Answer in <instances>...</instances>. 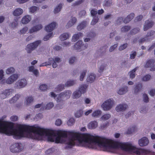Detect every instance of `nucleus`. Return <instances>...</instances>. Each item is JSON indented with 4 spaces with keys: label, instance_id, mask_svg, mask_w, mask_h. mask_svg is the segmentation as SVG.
Instances as JSON below:
<instances>
[{
    "label": "nucleus",
    "instance_id": "1",
    "mask_svg": "<svg viewBox=\"0 0 155 155\" xmlns=\"http://www.w3.org/2000/svg\"><path fill=\"white\" fill-rule=\"evenodd\" d=\"M72 92L70 90H66L60 94L58 97L54 92H51L50 93V96L54 98L57 102H59L61 100L67 99L69 98Z\"/></svg>",
    "mask_w": 155,
    "mask_h": 155
},
{
    "label": "nucleus",
    "instance_id": "2",
    "mask_svg": "<svg viewBox=\"0 0 155 155\" xmlns=\"http://www.w3.org/2000/svg\"><path fill=\"white\" fill-rule=\"evenodd\" d=\"M114 105V101L112 99H109L105 101L101 105V107L105 111L110 110Z\"/></svg>",
    "mask_w": 155,
    "mask_h": 155
},
{
    "label": "nucleus",
    "instance_id": "3",
    "mask_svg": "<svg viewBox=\"0 0 155 155\" xmlns=\"http://www.w3.org/2000/svg\"><path fill=\"white\" fill-rule=\"evenodd\" d=\"M41 43V41L38 40L30 43L26 46L25 50L28 53H31L33 50L38 47Z\"/></svg>",
    "mask_w": 155,
    "mask_h": 155
},
{
    "label": "nucleus",
    "instance_id": "4",
    "mask_svg": "<svg viewBox=\"0 0 155 155\" xmlns=\"http://www.w3.org/2000/svg\"><path fill=\"white\" fill-rule=\"evenodd\" d=\"M87 44H83L82 41H78L73 47V49L80 51L86 49L87 47Z\"/></svg>",
    "mask_w": 155,
    "mask_h": 155
},
{
    "label": "nucleus",
    "instance_id": "5",
    "mask_svg": "<svg viewBox=\"0 0 155 155\" xmlns=\"http://www.w3.org/2000/svg\"><path fill=\"white\" fill-rule=\"evenodd\" d=\"M18 74H15L10 75L6 80L3 79L2 80V83L5 84H11L16 81L18 78Z\"/></svg>",
    "mask_w": 155,
    "mask_h": 155
},
{
    "label": "nucleus",
    "instance_id": "6",
    "mask_svg": "<svg viewBox=\"0 0 155 155\" xmlns=\"http://www.w3.org/2000/svg\"><path fill=\"white\" fill-rule=\"evenodd\" d=\"M23 146L21 143H16L12 145L10 147L11 152L13 153L20 152L23 149Z\"/></svg>",
    "mask_w": 155,
    "mask_h": 155
},
{
    "label": "nucleus",
    "instance_id": "7",
    "mask_svg": "<svg viewBox=\"0 0 155 155\" xmlns=\"http://www.w3.org/2000/svg\"><path fill=\"white\" fill-rule=\"evenodd\" d=\"M14 92V91L13 89H6L0 94V98L3 99L11 96Z\"/></svg>",
    "mask_w": 155,
    "mask_h": 155
},
{
    "label": "nucleus",
    "instance_id": "8",
    "mask_svg": "<svg viewBox=\"0 0 155 155\" xmlns=\"http://www.w3.org/2000/svg\"><path fill=\"white\" fill-rule=\"evenodd\" d=\"M27 84V82L25 79H21L19 80L15 84V87L17 88H21L25 87Z\"/></svg>",
    "mask_w": 155,
    "mask_h": 155
},
{
    "label": "nucleus",
    "instance_id": "9",
    "mask_svg": "<svg viewBox=\"0 0 155 155\" xmlns=\"http://www.w3.org/2000/svg\"><path fill=\"white\" fill-rule=\"evenodd\" d=\"M57 24L55 22H52L45 27V30L47 32H50L53 31L56 27Z\"/></svg>",
    "mask_w": 155,
    "mask_h": 155
},
{
    "label": "nucleus",
    "instance_id": "10",
    "mask_svg": "<svg viewBox=\"0 0 155 155\" xmlns=\"http://www.w3.org/2000/svg\"><path fill=\"white\" fill-rule=\"evenodd\" d=\"M154 33V31H151L148 32L146 36L143 38L141 39L140 41L143 42L144 41H149L152 39L151 37Z\"/></svg>",
    "mask_w": 155,
    "mask_h": 155
},
{
    "label": "nucleus",
    "instance_id": "11",
    "mask_svg": "<svg viewBox=\"0 0 155 155\" xmlns=\"http://www.w3.org/2000/svg\"><path fill=\"white\" fill-rule=\"evenodd\" d=\"M43 28V26L41 24H39L31 28L29 30V32L32 33L33 32H37Z\"/></svg>",
    "mask_w": 155,
    "mask_h": 155
},
{
    "label": "nucleus",
    "instance_id": "12",
    "mask_svg": "<svg viewBox=\"0 0 155 155\" xmlns=\"http://www.w3.org/2000/svg\"><path fill=\"white\" fill-rule=\"evenodd\" d=\"M31 19V16L29 15L24 16L22 18L21 22L23 24H27L29 23Z\"/></svg>",
    "mask_w": 155,
    "mask_h": 155
},
{
    "label": "nucleus",
    "instance_id": "13",
    "mask_svg": "<svg viewBox=\"0 0 155 155\" xmlns=\"http://www.w3.org/2000/svg\"><path fill=\"white\" fill-rule=\"evenodd\" d=\"M149 142L148 139L146 137H143L138 141V144L141 147L146 146L148 145Z\"/></svg>",
    "mask_w": 155,
    "mask_h": 155
},
{
    "label": "nucleus",
    "instance_id": "14",
    "mask_svg": "<svg viewBox=\"0 0 155 155\" xmlns=\"http://www.w3.org/2000/svg\"><path fill=\"white\" fill-rule=\"evenodd\" d=\"M24 10L21 8L15 9L12 12L13 15L15 16H18L21 15L23 13Z\"/></svg>",
    "mask_w": 155,
    "mask_h": 155
},
{
    "label": "nucleus",
    "instance_id": "15",
    "mask_svg": "<svg viewBox=\"0 0 155 155\" xmlns=\"http://www.w3.org/2000/svg\"><path fill=\"white\" fill-rule=\"evenodd\" d=\"M127 107V105L126 104H120L117 106L116 110L118 112L123 111L125 110Z\"/></svg>",
    "mask_w": 155,
    "mask_h": 155
},
{
    "label": "nucleus",
    "instance_id": "16",
    "mask_svg": "<svg viewBox=\"0 0 155 155\" xmlns=\"http://www.w3.org/2000/svg\"><path fill=\"white\" fill-rule=\"evenodd\" d=\"M76 21L77 19L75 17H71L66 25V27L67 28H69L72 27L76 23Z\"/></svg>",
    "mask_w": 155,
    "mask_h": 155
},
{
    "label": "nucleus",
    "instance_id": "17",
    "mask_svg": "<svg viewBox=\"0 0 155 155\" xmlns=\"http://www.w3.org/2000/svg\"><path fill=\"white\" fill-rule=\"evenodd\" d=\"M153 24V22L149 20L146 21L144 24L143 26V30L146 31L150 28H151Z\"/></svg>",
    "mask_w": 155,
    "mask_h": 155
},
{
    "label": "nucleus",
    "instance_id": "18",
    "mask_svg": "<svg viewBox=\"0 0 155 155\" xmlns=\"http://www.w3.org/2000/svg\"><path fill=\"white\" fill-rule=\"evenodd\" d=\"M98 126V123L96 121L94 120L90 122L88 124L87 127L89 129H93L96 128Z\"/></svg>",
    "mask_w": 155,
    "mask_h": 155
},
{
    "label": "nucleus",
    "instance_id": "19",
    "mask_svg": "<svg viewBox=\"0 0 155 155\" xmlns=\"http://www.w3.org/2000/svg\"><path fill=\"white\" fill-rule=\"evenodd\" d=\"M88 85L86 84L81 85L78 88V90L82 94H84L86 92Z\"/></svg>",
    "mask_w": 155,
    "mask_h": 155
},
{
    "label": "nucleus",
    "instance_id": "20",
    "mask_svg": "<svg viewBox=\"0 0 155 155\" xmlns=\"http://www.w3.org/2000/svg\"><path fill=\"white\" fill-rule=\"evenodd\" d=\"M128 91V87L126 86L120 88L117 90V93L120 95H123L125 94Z\"/></svg>",
    "mask_w": 155,
    "mask_h": 155
},
{
    "label": "nucleus",
    "instance_id": "21",
    "mask_svg": "<svg viewBox=\"0 0 155 155\" xmlns=\"http://www.w3.org/2000/svg\"><path fill=\"white\" fill-rule=\"evenodd\" d=\"M95 78L96 75L93 73H91L88 75L86 80L87 82L92 83L95 81Z\"/></svg>",
    "mask_w": 155,
    "mask_h": 155
},
{
    "label": "nucleus",
    "instance_id": "22",
    "mask_svg": "<svg viewBox=\"0 0 155 155\" xmlns=\"http://www.w3.org/2000/svg\"><path fill=\"white\" fill-rule=\"evenodd\" d=\"M28 71L32 72L35 76L37 77L39 74L38 70L35 69L33 66H30L28 67Z\"/></svg>",
    "mask_w": 155,
    "mask_h": 155
},
{
    "label": "nucleus",
    "instance_id": "23",
    "mask_svg": "<svg viewBox=\"0 0 155 155\" xmlns=\"http://www.w3.org/2000/svg\"><path fill=\"white\" fill-rule=\"evenodd\" d=\"M33 101V98L32 96H28L26 97L25 101V104L27 106L30 105Z\"/></svg>",
    "mask_w": 155,
    "mask_h": 155
},
{
    "label": "nucleus",
    "instance_id": "24",
    "mask_svg": "<svg viewBox=\"0 0 155 155\" xmlns=\"http://www.w3.org/2000/svg\"><path fill=\"white\" fill-rule=\"evenodd\" d=\"M71 35L69 33H64L61 34L60 36V39L61 41H64L68 39Z\"/></svg>",
    "mask_w": 155,
    "mask_h": 155
},
{
    "label": "nucleus",
    "instance_id": "25",
    "mask_svg": "<svg viewBox=\"0 0 155 155\" xmlns=\"http://www.w3.org/2000/svg\"><path fill=\"white\" fill-rule=\"evenodd\" d=\"M102 114V111L100 110H97L94 111L91 114L92 117L95 118L98 117Z\"/></svg>",
    "mask_w": 155,
    "mask_h": 155
},
{
    "label": "nucleus",
    "instance_id": "26",
    "mask_svg": "<svg viewBox=\"0 0 155 155\" xmlns=\"http://www.w3.org/2000/svg\"><path fill=\"white\" fill-rule=\"evenodd\" d=\"M136 129V127L135 126H133L128 128L125 131V133L127 134H130L134 132Z\"/></svg>",
    "mask_w": 155,
    "mask_h": 155
},
{
    "label": "nucleus",
    "instance_id": "27",
    "mask_svg": "<svg viewBox=\"0 0 155 155\" xmlns=\"http://www.w3.org/2000/svg\"><path fill=\"white\" fill-rule=\"evenodd\" d=\"M154 63V60L153 59L147 61L144 65V67L146 68H149L150 69Z\"/></svg>",
    "mask_w": 155,
    "mask_h": 155
},
{
    "label": "nucleus",
    "instance_id": "28",
    "mask_svg": "<svg viewBox=\"0 0 155 155\" xmlns=\"http://www.w3.org/2000/svg\"><path fill=\"white\" fill-rule=\"evenodd\" d=\"M82 94L78 90H76L73 93L72 97L73 99H78L81 96Z\"/></svg>",
    "mask_w": 155,
    "mask_h": 155
},
{
    "label": "nucleus",
    "instance_id": "29",
    "mask_svg": "<svg viewBox=\"0 0 155 155\" xmlns=\"http://www.w3.org/2000/svg\"><path fill=\"white\" fill-rule=\"evenodd\" d=\"M82 36L83 35L81 32H79L77 34H75L72 37V41L75 42L79 39L80 37Z\"/></svg>",
    "mask_w": 155,
    "mask_h": 155
},
{
    "label": "nucleus",
    "instance_id": "30",
    "mask_svg": "<svg viewBox=\"0 0 155 155\" xmlns=\"http://www.w3.org/2000/svg\"><path fill=\"white\" fill-rule=\"evenodd\" d=\"M63 6V4L61 3L58 5L54 8V14H56L59 12L61 10Z\"/></svg>",
    "mask_w": 155,
    "mask_h": 155
},
{
    "label": "nucleus",
    "instance_id": "31",
    "mask_svg": "<svg viewBox=\"0 0 155 155\" xmlns=\"http://www.w3.org/2000/svg\"><path fill=\"white\" fill-rule=\"evenodd\" d=\"M65 85L64 84H60L57 86L54 89V91L59 92L64 88Z\"/></svg>",
    "mask_w": 155,
    "mask_h": 155
},
{
    "label": "nucleus",
    "instance_id": "32",
    "mask_svg": "<svg viewBox=\"0 0 155 155\" xmlns=\"http://www.w3.org/2000/svg\"><path fill=\"white\" fill-rule=\"evenodd\" d=\"M142 88V84H138L136 85L134 90V92L136 94L139 92Z\"/></svg>",
    "mask_w": 155,
    "mask_h": 155
},
{
    "label": "nucleus",
    "instance_id": "33",
    "mask_svg": "<svg viewBox=\"0 0 155 155\" xmlns=\"http://www.w3.org/2000/svg\"><path fill=\"white\" fill-rule=\"evenodd\" d=\"M134 14L133 13H131L128 15L124 21V23H127L130 21L134 17Z\"/></svg>",
    "mask_w": 155,
    "mask_h": 155
},
{
    "label": "nucleus",
    "instance_id": "34",
    "mask_svg": "<svg viewBox=\"0 0 155 155\" xmlns=\"http://www.w3.org/2000/svg\"><path fill=\"white\" fill-rule=\"evenodd\" d=\"M15 71V68L13 67H11L7 68L5 70L6 74L9 75L14 73Z\"/></svg>",
    "mask_w": 155,
    "mask_h": 155
},
{
    "label": "nucleus",
    "instance_id": "35",
    "mask_svg": "<svg viewBox=\"0 0 155 155\" xmlns=\"http://www.w3.org/2000/svg\"><path fill=\"white\" fill-rule=\"evenodd\" d=\"M87 25V22L84 21L81 23L77 27V29L80 31L83 29Z\"/></svg>",
    "mask_w": 155,
    "mask_h": 155
},
{
    "label": "nucleus",
    "instance_id": "36",
    "mask_svg": "<svg viewBox=\"0 0 155 155\" xmlns=\"http://www.w3.org/2000/svg\"><path fill=\"white\" fill-rule=\"evenodd\" d=\"M106 67V65L104 64H99L98 66V71L99 72L101 73L103 72Z\"/></svg>",
    "mask_w": 155,
    "mask_h": 155
},
{
    "label": "nucleus",
    "instance_id": "37",
    "mask_svg": "<svg viewBox=\"0 0 155 155\" xmlns=\"http://www.w3.org/2000/svg\"><path fill=\"white\" fill-rule=\"evenodd\" d=\"M29 12L31 13H33L35 12L37 10H39V8L35 6H33L28 8Z\"/></svg>",
    "mask_w": 155,
    "mask_h": 155
},
{
    "label": "nucleus",
    "instance_id": "38",
    "mask_svg": "<svg viewBox=\"0 0 155 155\" xmlns=\"http://www.w3.org/2000/svg\"><path fill=\"white\" fill-rule=\"evenodd\" d=\"M54 106V104L53 102H51L48 103L45 106H44L43 110L45 109V110H50Z\"/></svg>",
    "mask_w": 155,
    "mask_h": 155
},
{
    "label": "nucleus",
    "instance_id": "39",
    "mask_svg": "<svg viewBox=\"0 0 155 155\" xmlns=\"http://www.w3.org/2000/svg\"><path fill=\"white\" fill-rule=\"evenodd\" d=\"M20 97V95L19 94L16 95L13 97L9 101L10 103H13L16 101Z\"/></svg>",
    "mask_w": 155,
    "mask_h": 155
},
{
    "label": "nucleus",
    "instance_id": "40",
    "mask_svg": "<svg viewBox=\"0 0 155 155\" xmlns=\"http://www.w3.org/2000/svg\"><path fill=\"white\" fill-rule=\"evenodd\" d=\"M137 68H135L129 72V74L130 78L133 79L135 77V72Z\"/></svg>",
    "mask_w": 155,
    "mask_h": 155
},
{
    "label": "nucleus",
    "instance_id": "41",
    "mask_svg": "<svg viewBox=\"0 0 155 155\" xmlns=\"http://www.w3.org/2000/svg\"><path fill=\"white\" fill-rule=\"evenodd\" d=\"M111 117L110 114H106L103 115L100 118L101 120L104 121L109 119Z\"/></svg>",
    "mask_w": 155,
    "mask_h": 155
},
{
    "label": "nucleus",
    "instance_id": "42",
    "mask_svg": "<svg viewBox=\"0 0 155 155\" xmlns=\"http://www.w3.org/2000/svg\"><path fill=\"white\" fill-rule=\"evenodd\" d=\"M53 36V33H50L44 36V38H43V40L44 41H47L51 38H52Z\"/></svg>",
    "mask_w": 155,
    "mask_h": 155
},
{
    "label": "nucleus",
    "instance_id": "43",
    "mask_svg": "<svg viewBox=\"0 0 155 155\" xmlns=\"http://www.w3.org/2000/svg\"><path fill=\"white\" fill-rule=\"evenodd\" d=\"M151 76L150 75L147 74L144 76L142 79V80L144 81H147L150 80Z\"/></svg>",
    "mask_w": 155,
    "mask_h": 155
},
{
    "label": "nucleus",
    "instance_id": "44",
    "mask_svg": "<svg viewBox=\"0 0 155 155\" xmlns=\"http://www.w3.org/2000/svg\"><path fill=\"white\" fill-rule=\"evenodd\" d=\"M75 84V82L73 80H69L67 81L65 84V86L70 87L74 85Z\"/></svg>",
    "mask_w": 155,
    "mask_h": 155
},
{
    "label": "nucleus",
    "instance_id": "45",
    "mask_svg": "<svg viewBox=\"0 0 155 155\" xmlns=\"http://www.w3.org/2000/svg\"><path fill=\"white\" fill-rule=\"evenodd\" d=\"M75 122V120L73 118H70L67 122V124L68 126H71L73 125Z\"/></svg>",
    "mask_w": 155,
    "mask_h": 155
},
{
    "label": "nucleus",
    "instance_id": "46",
    "mask_svg": "<svg viewBox=\"0 0 155 155\" xmlns=\"http://www.w3.org/2000/svg\"><path fill=\"white\" fill-rule=\"evenodd\" d=\"M28 28L27 26H25L20 31V33L21 34H24L26 33L28 31Z\"/></svg>",
    "mask_w": 155,
    "mask_h": 155
},
{
    "label": "nucleus",
    "instance_id": "47",
    "mask_svg": "<svg viewBox=\"0 0 155 155\" xmlns=\"http://www.w3.org/2000/svg\"><path fill=\"white\" fill-rule=\"evenodd\" d=\"M83 113V111L82 110H80L76 111L75 114V117H80L81 116Z\"/></svg>",
    "mask_w": 155,
    "mask_h": 155
},
{
    "label": "nucleus",
    "instance_id": "48",
    "mask_svg": "<svg viewBox=\"0 0 155 155\" xmlns=\"http://www.w3.org/2000/svg\"><path fill=\"white\" fill-rule=\"evenodd\" d=\"M86 73V71L85 70L82 71L81 72L79 79L80 81H82L83 80L84 78L85 75Z\"/></svg>",
    "mask_w": 155,
    "mask_h": 155
},
{
    "label": "nucleus",
    "instance_id": "49",
    "mask_svg": "<svg viewBox=\"0 0 155 155\" xmlns=\"http://www.w3.org/2000/svg\"><path fill=\"white\" fill-rule=\"evenodd\" d=\"M48 88V86L45 84H42L39 86V88L40 90L42 91H44L46 90Z\"/></svg>",
    "mask_w": 155,
    "mask_h": 155
},
{
    "label": "nucleus",
    "instance_id": "50",
    "mask_svg": "<svg viewBox=\"0 0 155 155\" xmlns=\"http://www.w3.org/2000/svg\"><path fill=\"white\" fill-rule=\"evenodd\" d=\"M130 29V27L129 26H125L122 27L121 29V31L123 32L128 31Z\"/></svg>",
    "mask_w": 155,
    "mask_h": 155
},
{
    "label": "nucleus",
    "instance_id": "51",
    "mask_svg": "<svg viewBox=\"0 0 155 155\" xmlns=\"http://www.w3.org/2000/svg\"><path fill=\"white\" fill-rule=\"evenodd\" d=\"M10 120L13 122L17 121L18 120V117L16 115H12L10 118Z\"/></svg>",
    "mask_w": 155,
    "mask_h": 155
},
{
    "label": "nucleus",
    "instance_id": "52",
    "mask_svg": "<svg viewBox=\"0 0 155 155\" xmlns=\"http://www.w3.org/2000/svg\"><path fill=\"white\" fill-rule=\"evenodd\" d=\"M137 53L135 51H133L131 52L130 54V58L131 59H134Z\"/></svg>",
    "mask_w": 155,
    "mask_h": 155
},
{
    "label": "nucleus",
    "instance_id": "53",
    "mask_svg": "<svg viewBox=\"0 0 155 155\" xmlns=\"http://www.w3.org/2000/svg\"><path fill=\"white\" fill-rule=\"evenodd\" d=\"M98 20V18L97 17L95 16L94 17L91 22V25H95L97 23Z\"/></svg>",
    "mask_w": 155,
    "mask_h": 155
},
{
    "label": "nucleus",
    "instance_id": "54",
    "mask_svg": "<svg viewBox=\"0 0 155 155\" xmlns=\"http://www.w3.org/2000/svg\"><path fill=\"white\" fill-rule=\"evenodd\" d=\"M76 57L74 56H72L69 59V62L70 64H72L74 63L76 60Z\"/></svg>",
    "mask_w": 155,
    "mask_h": 155
},
{
    "label": "nucleus",
    "instance_id": "55",
    "mask_svg": "<svg viewBox=\"0 0 155 155\" xmlns=\"http://www.w3.org/2000/svg\"><path fill=\"white\" fill-rule=\"evenodd\" d=\"M32 24L34 25L38 23H39L41 22L40 18H36L32 21Z\"/></svg>",
    "mask_w": 155,
    "mask_h": 155
},
{
    "label": "nucleus",
    "instance_id": "56",
    "mask_svg": "<svg viewBox=\"0 0 155 155\" xmlns=\"http://www.w3.org/2000/svg\"><path fill=\"white\" fill-rule=\"evenodd\" d=\"M18 24V21H17L15 20L11 23V26L13 28H15L17 26Z\"/></svg>",
    "mask_w": 155,
    "mask_h": 155
},
{
    "label": "nucleus",
    "instance_id": "57",
    "mask_svg": "<svg viewBox=\"0 0 155 155\" xmlns=\"http://www.w3.org/2000/svg\"><path fill=\"white\" fill-rule=\"evenodd\" d=\"M127 46V43L124 44L120 45L119 48V50L120 51H122L125 49Z\"/></svg>",
    "mask_w": 155,
    "mask_h": 155
},
{
    "label": "nucleus",
    "instance_id": "58",
    "mask_svg": "<svg viewBox=\"0 0 155 155\" xmlns=\"http://www.w3.org/2000/svg\"><path fill=\"white\" fill-rule=\"evenodd\" d=\"M53 61H54L53 58H50L49 59L48 62H46L45 63H46V65L47 66L51 65V64L53 63Z\"/></svg>",
    "mask_w": 155,
    "mask_h": 155
},
{
    "label": "nucleus",
    "instance_id": "59",
    "mask_svg": "<svg viewBox=\"0 0 155 155\" xmlns=\"http://www.w3.org/2000/svg\"><path fill=\"white\" fill-rule=\"evenodd\" d=\"M117 46L118 45L117 44L114 45L112 46H111L109 49V51L110 52L113 51L117 47Z\"/></svg>",
    "mask_w": 155,
    "mask_h": 155
},
{
    "label": "nucleus",
    "instance_id": "60",
    "mask_svg": "<svg viewBox=\"0 0 155 155\" xmlns=\"http://www.w3.org/2000/svg\"><path fill=\"white\" fill-rule=\"evenodd\" d=\"M93 110L92 109L88 110H86L84 113V114L85 116H88L92 112Z\"/></svg>",
    "mask_w": 155,
    "mask_h": 155
},
{
    "label": "nucleus",
    "instance_id": "61",
    "mask_svg": "<svg viewBox=\"0 0 155 155\" xmlns=\"http://www.w3.org/2000/svg\"><path fill=\"white\" fill-rule=\"evenodd\" d=\"M62 124V121L60 119H57L55 121V124L57 126H59Z\"/></svg>",
    "mask_w": 155,
    "mask_h": 155
},
{
    "label": "nucleus",
    "instance_id": "62",
    "mask_svg": "<svg viewBox=\"0 0 155 155\" xmlns=\"http://www.w3.org/2000/svg\"><path fill=\"white\" fill-rule=\"evenodd\" d=\"M111 3L110 1H105L103 3V5L104 7H108L110 6Z\"/></svg>",
    "mask_w": 155,
    "mask_h": 155
},
{
    "label": "nucleus",
    "instance_id": "63",
    "mask_svg": "<svg viewBox=\"0 0 155 155\" xmlns=\"http://www.w3.org/2000/svg\"><path fill=\"white\" fill-rule=\"evenodd\" d=\"M43 115L42 114L39 113L37 114L35 118H33V119L34 120H35V118L36 119H41L43 117Z\"/></svg>",
    "mask_w": 155,
    "mask_h": 155
},
{
    "label": "nucleus",
    "instance_id": "64",
    "mask_svg": "<svg viewBox=\"0 0 155 155\" xmlns=\"http://www.w3.org/2000/svg\"><path fill=\"white\" fill-rule=\"evenodd\" d=\"M148 97L146 94H144L143 95V100L144 102H147L148 101Z\"/></svg>",
    "mask_w": 155,
    "mask_h": 155
}]
</instances>
